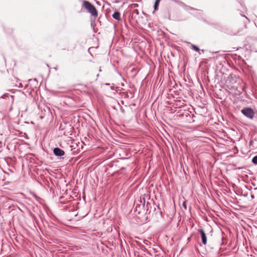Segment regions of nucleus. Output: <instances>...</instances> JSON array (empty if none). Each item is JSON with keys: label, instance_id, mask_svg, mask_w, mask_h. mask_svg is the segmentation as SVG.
Instances as JSON below:
<instances>
[{"label": "nucleus", "instance_id": "nucleus-9", "mask_svg": "<svg viewBox=\"0 0 257 257\" xmlns=\"http://www.w3.org/2000/svg\"><path fill=\"white\" fill-rule=\"evenodd\" d=\"M182 205L183 206V207L185 209H187V206H186V201L185 200L183 201V203H182Z\"/></svg>", "mask_w": 257, "mask_h": 257}, {"label": "nucleus", "instance_id": "nucleus-7", "mask_svg": "<svg viewBox=\"0 0 257 257\" xmlns=\"http://www.w3.org/2000/svg\"><path fill=\"white\" fill-rule=\"evenodd\" d=\"M191 48L192 49L194 50L195 51H196L197 52H199V51H200L199 48L195 45H192Z\"/></svg>", "mask_w": 257, "mask_h": 257}, {"label": "nucleus", "instance_id": "nucleus-8", "mask_svg": "<svg viewBox=\"0 0 257 257\" xmlns=\"http://www.w3.org/2000/svg\"><path fill=\"white\" fill-rule=\"evenodd\" d=\"M252 163H253L255 165L257 164V156H254L252 159L251 161Z\"/></svg>", "mask_w": 257, "mask_h": 257}, {"label": "nucleus", "instance_id": "nucleus-1", "mask_svg": "<svg viewBox=\"0 0 257 257\" xmlns=\"http://www.w3.org/2000/svg\"><path fill=\"white\" fill-rule=\"evenodd\" d=\"M83 6L92 16L94 17H97L98 14L96 8L90 2L84 1L83 2Z\"/></svg>", "mask_w": 257, "mask_h": 257}, {"label": "nucleus", "instance_id": "nucleus-4", "mask_svg": "<svg viewBox=\"0 0 257 257\" xmlns=\"http://www.w3.org/2000/svg\"><path fill=\"white\" fill-rule=\"evenodd\" d=\"M53 153L55 156L58 157L62 156L65 154L64 151L59 148H54Z\"/></svg>", "mask_w": 257, "mask_h": 257}, {"label": "nucleus", "instance_id": "nucleus-3", "mask_svg": "<svg viewBox=\"0 0 257 257\" xmlns=\"http://www.w3.org/2000/svg\"><path fill=\"white\" fill-rule=\"evenodd\" d=\"M198 232L199 233H200V234H201V240H202V243L204 245L206 244V243H207V237H206V234L205 233L204 230L203 229L200 228V229H198Z\"/></svg>", "mask_w": 257, "mask_h": 257}, {"label": "nucleus", "instance_id": "nucleus-6", "mask_svg": "<svg viewBox=\"0 0 257 257\" xmlns=\"http://www.w3.org/2000/svg\"><path fill=\"white\" fill-rule=\"evenodd\" d=\"M160 0H156L155 4H154V10L155 11L157 10L158 9L159 4L160 3Z\"/></svg>", "mask_w": 257, "mask_h": 257}, {"label": "nucleus", "instance_id": "nucleus-5", "mask_svg": "<svg viewBox=\"0 0 257 257\" xmlns=\"http://www.w3.org/2000/svg\"><path fill=\"white\" fill-rule=\"evenodd\" d=\"M112 18L117 21L120 20V14L118 12H115L112 15Z\"/></svg>", "mask_w": 257, "mask_h": 257}, {"label": "nucleus", "instance_id": "nucleus-2", "mask_svg": "<svg viewBox=\"0 0 257 257\" xmlns=\"http://www.w3.org/2000/svg\"><path fill=\"white\" fill-rule=\"evenodd\" d=\"M241 112L246 117L252 119L254 116V112L250 107H245L241 110Z\"/></svg>", "mask_w": 257, "mask_h": 257}]
</instances>
